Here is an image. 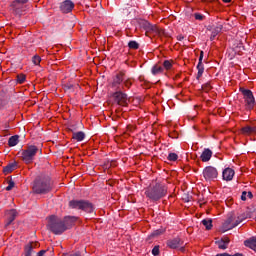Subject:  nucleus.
I'll return each instance as SVG.
<instances>
[{
    "instance_id": "dca6fc26",
    "label": "nucleus",
    "mask_w": 256,
    "mask_h": 256,
    "mask_svg": "<svg viewBox=\"0 0 256 256\" xmlns=\"http://www.w3.org/2000/svg\"><path fill=\"white\" fill-rule=\"evenodd\" d=\"M203 51L200 52V56H199V62H198V65H197V70H198V73H197V76L196 78L197 79H201V77H203V73L205 71V66L203 65Z\"/></svg>"
},
{
    "instance_id": "412c9836",
    "label": "nucleus",
    "mask_w": 256,
    "mask_h": 256,
    "mask_svg": "<svg viewBox=\"0 0 256 256\" xmlns=\"http://www.w3.org/2000/svg\"><path fill=\"white\" fill-rule=\"evenodd\" d=\"M245 247L252 249V251H256V236H252L244 241Z\"/></svg>"
},
{
    "instance_id": "79ce46f5",
    "label": "nucleus",
    "mask_w": 256,
    "mask_h": 256,
    "mask_svg": "<svg viewBox=\"0 0 256 256\" xmlns=\"http://www.w3.org/2000/svg\"><path fill=\"white\" fill-rule=\"evenodd\" d=\"M216 256H243L241 253H236L234 255L227 254V253H222V254H217Z\"/></svg>"
},
{
    "instance_id": "2f4dec72",
    "label": "nucleus",
    "mask_w": 256,
    "mask_h": 256,
    "mask_svg": "<svg viewBox=\"0 0 256 256\" xmlns=\"http://www.w3.org/2000/svg\"><path fill=\"white\" fill-rule=\"evenodd\" d=\"M8 181V186L6 187V191H12L13 188L15 187V181L11 177L7 178Z\"/></svg>"
},
{
    "instance_id": "c85d7f7f",
    "label": "nucleus",
    "mask_w": 256,
    "mask_h": 256,
    "mask_svg": "<svg viewBox=\"0 0 256 256\" xmlns=\"http://www.w3.org/2000/svg\"><path fill=\"white\" fill-rule=\"evenodd\" d=\"M139 47H141V43H139V41L129 40V49L137 50Z\"/></svg>"
},
{
    "instance_id": "5fc2aeb1",
    "label": "nucleus",
    "mask_w": 256,
    "mask_h": 256,
    "mask_svg": "<svg viewBox=\"0 0 256 256\" xmlns=\"http://www.w3.org/2000/svg\"><path fill=\"white\" fill-rule=\"evenodd\" d=\"M122 161H123L124 163H127V158H122Z\"/></svg>"
},
{
    "instance_id": "4468645a",
    "label": "nucleus",
    "mask_w": 256,
    "mask_h": 256,
    "mask_svg": "<svg viewBox=\"0 0 256 256\" xmlns=\"http://www.w3.org/2000/svg\"><path fill=\"white\" fill-rule=\"evenodd\" d=\"M75 9V4L71 0H65L60 4V11L62 13H71Z\"/></svg>"
},
{
    "instance_id": "7ed1b4c3",
    "label": "nucleus",
    "mask_w": 256,
    "mask_h": 256,
    "mask_svg": "<svg viewBox=\"0 0 256 256\" xmlns=\"http://www.w3.org/2000/svg\"><path fill=\"white\" fill-rule=\"evenodd\" d=\"M145 195L151 201H159V199H163L167 195V187L163 184L156 183L145 190Z\"/></svg>"
},
{
    "instance_id": "a18cd8bd",
    "label": "nucleus",
    "mask_w": 256,
    "mask_h": 256,
    "mask_svg": "<svg viewBox=\"0 0 256 256\" xmlns=\"http://www.w3.org/2000/svg\"><path fill=\"white\" fill-rule=\"evenodd\" d=\"M184 39H185V36H183L182 34L177 36L178 41H183Z\"/></svg>"
},
{
    "instance_id": "4d7b16f0",
    "label": "nucleus",
    "mask_w": 256,
    "mask_h": 256,
    "mask_svg": "<svg viewBox=\"0 0 256 256\" xmlns=\"http://www.w3.org/2000/svg\"><path fill=\"white\" fill-rule=\"evenodd\" d=\"M127 61H128V60L125 61L126 65H127Z\"/></svg>"
},
{
    "instance_id": "0eeeda50",
    "label": "nucleus",
    "mask_w": 256,
    "mask_h": 256,
    "mask_svg": "<svg viewBox=\"0 0 256 256\" xmlns=\"http://www.w3.org/2000/svg\"><path fill=\"white\" fill-rule=\"evenodd\" d=\"M29 0H14L10 5V11L12 15L21 17L25 11H27V3Z\"/></svg>"
},
{
    "instance_id": "603ef678",
    "label": "nucleus",
    "mask_w": 256,
    "mask_h": 256,
    "mask_svg": "<svg viewBox=\"0 0 256 256\" xmlns=\"http://www.w3.org/2000/svg\"><path fill=\"white\" fill-rule=\"evenodd\" d=\"M67 89H73V85L69 84V85H66Z\"/></svg>"
},
{
    "instance_id": "5701e85b",
    "label": "nucleus",
    "mask_w": 256,
    "mask_h": 256,
    "mask_svg": "<svg viewBox=\"0 0 256 256\" xmlns=\"http://www.w3.org/2000/svg\"><path fill=\"white\" fill-rule=\"evenodd\" d=\"M15 169H17V162H12L3 168V173L5 175H9V173H13V171H15Z\"/></svg>"
},
{
    "instance_id": "58836bf2",
    "label": "nucleus",
    "mask_w": 256,
    "mask_h": 256,
    "mask_svg": "<svg viewBox=\"0 0 256 256\" xmlns=\"http://www.w3.org/2000/svg\"><path fill=\"white\" fill-rule=\"evenodd\" d=\"M133 103L134 107H137V105H139V103H141V98H130V103Z\"/></svg>"
},
{
    "instance_id": "6e6d98bb",
    "label": "nucleus",
    "mask_w": 256,
    "mask_h": 256,
    "mask_svg": "<svg viewBox=\"0 0 256 256\" xmlns=\"http://www.w3.org/2000/svg\"><path fill=\"white\" fill-rule=\"evenodd\" d=\"M126 129H129V125L126 126Z\"/></svg>"
},
{
    "instance_id": "c756f323",
    "label": "nucleus",
    "mask_w": 256,
    "mask_h": 256,
    "mask_svg": "<svg viewBox=\"0 0 256 256\" xmlns=\"http://www.w3.org/2000/svg\"><path fill=\"white\" fill-rule=\"evenodd\" d=\"M152 75H159L163 73V67L154 65L151 69Z\"/></svg>"
},
{
    "instance_id": "37998d69",
    "label": "nucleus",
    "mask_w": 256,
    "mask_h": 256,
    "mask_svg": "<svg viewBox=\"0 0 256 256\" xmlns=\"http://www.w3.org/2000/svg\"><path fill=\"white\" fill-rule=\"evenodd\" d=\"M241 200H242V201H247V191H243V192H242Z\"/></svg>"
},
{
    "instance_id": "cd10ccee",
    "label": "nucleus",
    "mask_w": 256,
    "mask_h": 256,
    "mask_svg": "<svg viewBox=\"0 0 256 256\" xmlns=\"http://www.w3.org/2000/svg\"><path fill=\"white\" fill-rule=\"evenodd\" d=\"M18 144H19V135L11 136L8 139V146L9 147H15V145H18Z\"/></svg>"
},
{
    "instance_id": "39448f33",
    "label": "nucleus",
    "mask_w": 256,
    "mask_h": 256,
    "mask_svg": "<svg viewBox=\"0 0 256 256\" xmlns=\"http://www.w3.org/2000/svg\"><path fill=\"white\" fill-rule=\"evenodd\" d=\"M240 92L243 95L246 109L248 111L255 109L256 101H255V96L253 95V91L245 88H240Z\"/></svg>"
},
{
    "instance_id": "c03bdc74",
    "label": "nucleus",
    "mask_w": 256,
    "mask_h": 256,
    "mask_svg": "<svg viewBox=\"0 0 256 256\" xmlns=\"http://www.w3.org/2000/svg\"><path fill=\"white\" fill-rule=\"evenodd\" d=\"M153 237L157 236V235H161V230H156L152 233Z\"/></svg>"
},
{
    "instance_id": "3c124183",
    "label": "nucleus",
    "mask_w": 256,
    "mask_h": 256,
    "mask_svg": "<svg viewBox=\"0 0 256 256\" xmlns=\"http://www.w3.org/2000/svg\"><path fill=\"white\" fill-rule=\"evenodd\" d=\"M124 85H125V87H129V79L124 81Z\"/></svg>"
},
{
    "instance_id": "09e8293b",
    "label": "nucleus",
    "mask_w": 256,
    "mask_h": 256,
    "mask_svg": "<svg viewBox=\"0 0 256 256\" xmlns=\"http://www.w3.org/2000/svg\"><path fill=\"white\" fill-rule=\"evenodd\" d=\"M217 36L215 35V34H211V36H210V41H215V38H216Z\"/></svg>"
},
{
    "instance_id": "ea45409f",
    "label": "nucleus",
    "mask_w": 256,
    "mask_h": 256,
    "mask_svg": "<svg viewBox=\"0 0 256 256\" xmlns=\"http://www.w3.org/2000/svg\"><path fill=\"white\" fill-rule=\"evenodd\" d=\"M194 17L197 21H203L205 16H203V14L195 13Z\"/></svg>"
},
{
    "instance_id": "b1692460",
    "label": "nucleus",
    "mask_w": 256,
    "mask_h": 256,
    "mask_svg": "<svg viewBox=\"0 0 256 256\" xmlns=\"http://www.w3.org/2000/svg\"><path fill=\"white\" fill-rule=\"evenodd\" d=\"M233 227L235 229V227L241 225V223H243V221H245L247 219V216H245V214H242L240 216H238L237 218L236 217H233Z\"/></svg>"
},
{
    "instance_id": "f3484780",
    "label": "nucleus",
    "mask_w": 256,
    "mask_h": 256,
    "mask_svg": "<svg viewBox=\"0 0 256 256\" xmlns=\"http://www.w3.org/2000/svg\"><path fill=\"white\" fill-rule=\"evenodd\" d=\"M39 247V242H30L24 247V256H31L33 253V249H37Z\"/></svg>"
},
{
    "instance_id": "a19ab883",
    "label": "nucleus",
    "mask_w": 256,
    "mask_h": 256,
    "mask_svg": "<svg viewBox=\"0 0 256 256\" xmlns=\"http://www.w3.org/2000/svg\"><path fill=\"white\" fill-rule=\"evenodd\" d=\"M152 255H159V246H154V248L152 249Z\"/></svg>"
},
{
    "instance_id": "393cba45",
    "label": "nucleus",
    "mask_w": 256,
    "mask_h": 256,
    "mask_svg": "<svg viewBox=\"0 0 256 256\" xmlns=\"http://www.w3.org/2000/svg\"><path fill=\"white\" fill-rule=\"evenodd\" d=\"M242 135H253V133H256V127L251 126H245L241 129Z\"/></svg>"
},
{
    "instance_id": "a211bd4d",
    "label": "nucleus",
    "mask_w": 256,
    "mask_h": 256,
    "mask_svg": "<svg viewBox=\"0 0 256 256\" xmlns=\"http://www.w3.org/2000/svg\"><path fill=\"white\" fill-rule=\"evenodd\" d=\"M233 221V216L228 217L221 227V232L226 233V231H231V229H234Z\"/></svg>"
},
{
    "instance_id": "8fccbe9b",
    "label": "nucleus",
    "mask_w": 256,
    "mask_h": 256,
    "mask_svg": "<svg viewBox=\"0 0 256 256\" xmlns=\"http://www.w3.org/2000/svg\"><path fill=\"white\" fill-rule=\"evenodd\" d=\"M247 197H249V199H253V193L252 192H248L247 193Z\"/></svg>"
},
{
    "instance_id": "473e14b6",
    "label": "nucleus",
    "mask_w": 256,
    "mask_h": 256,
    "mask_svg": "<svg viewBox=\"0 0 256 256\" xmlns=\"http://www.w3.org/2000/svg\"><path fill=\"white\" fill-rule=\"evenodd\" d=\"M130 13H133V15H132L133 19H137L139 12L137 11V6H135V4H133Z\"/></svg>"
},
{
    "instance_id": "2eb2a0df",
    "label": "nucleus",
    "mask_w": 256,
    "mask_h": 256,
    "mask_svg": "<svg viewBox=\"0 0 256 256\" xmlns=\"http://www.w3.org/2000/svg\"><path fill=\"white\" fill-rule=\"evenodd\" d=\"M63 224L66 227V231L67 229H71V227H73V225H75V223H77V217L75 216H65L62 219Z\"/></svg>"
},
{
    "instance_id": "de8ad7c7",
    "label": "nucleus",
    "mask_w": 256,
    "mask_h": 256,
    "mask_svg": "<svg viewBox=\"0 0 256 256\" xmlns=\"http://www.w3.org/2000/svg\"><path fill=\"white\" fill-rule=\"evenodd\" d=\"M45 253H47V250H41L40 252H38V255L43 256L45 255Z\"/></svg>"
},
{
    "instance_id": "f8f14e48",
    "label": "nucleus",
    "mask_w": 256,
    "mask_h": 256,
    "mask_svg": "<svg viewBox=\"0 0 256 256\" xmlns=\"http://www.w3.org/2000/svg\"><path fill=\"white\" fill-rule=\"evenodd\" d=\"M5 217H6V223L4 227L5 229H7V227H9V225H11V223H13L15 219H17V210L15 209L7 210L5 212Z\"/></svg>"
},
{
    "instance_id": "a878e982",
    "label": "nucleus",
    "mask_w": 256,
    "mask_h": 256,
    "mask_svg": "<svg viewBox=\"0 0 256 256\" xmlns=\"http://www.w3.org/2000/svg\"><path fill=\"white\" fill-rule=\"evenodd\" d=\"M72 139H74V141H83V139H85V133L83 131H79V132H74L72 134Z\"/></svg>"
},
{
    "instance_id": "ddd939ff",
    "label": "nucleus",
    "mask_w": 256,
    "mask_h": 256,
    "mask_svg": "<svg viewBox=\"0 0 256 256\" xmlns=\"http://www.w3.org/2000/svg\"><path fill=\"white\" fill-rule=\"evenodd\" d=\"M126 71L120 70L113 78L112 87H119L125 81Z\"/></svg>"
},
{
    "instance_id": "f257e3e1",
    "label": "nucleus",
    "mask_w": 256,
    "mask_h": 256,
    "mask_svg": "<svg viewBox=\"0 0 256 256\" xmlns=\"http://www.w3.org/2000/svg\"><path fill=\"white\" fill-rule=\"evenodd\" d=\"M32 191L36 195H47L53 191V181L49 176H38L33 182Z\"/></svg>"
},
{
    "instance_id": "f704fd0d",
    "label": "nucleus",
    "mask_w": 256,
    "mask_h": 256,
    "mask_svg": "<svg viewBox=\"0 0 256 256\" xmlns=\"http://www.w3.org/2000/svg\"><path fill=\"white\" fill-rule=\"evenodd\" d=\"M216 243H217L219 249L225 250V249H227V247H229L223 240H219Z\"/></svg>"
},
{
    "instance_id": "4be33fe9",
    "label": "nucleus",
    "mask_w": 256,
    "mask_h": 256,
    "mask_svg": "<svg viewBox=\"0 0 256 256\" xmlns=\"http://www.w3.org/2000/svg\"><path fill=\"white\" fill-rule=\"evenodd\" d=\"M208 31H211L212 35H218L221 31H223V24H217L216 26H208Z\"/></svg>"
},
{
    "instance_id": "20e7f679",
    "label": "nucleus",
    "mask_w": 256,
    "mask_h": 256,
    "mask_svg": "<svg viewBox=\"0 0 256 256\" xmlns=\"http://www.w3.org/2000/svg\"><path fill=\"white\" fill-rule=\"evenodd\" d=\"M70 209H79L85 213H93L95 206L89 200H71L69 202Z\"/></svg>"
},
{
    "instance_id": "423d86ee",
    "label": "nucleus",
    "mask_w": 256,
    "mask_h": 256,
    "mask_svg": "<svg viewBox=\"0 0 256 256\" xmlns=\"http://www.w3.org/2000/svg\"><path fill=\"white\" fill-rule=\"evenodd\" d=\"M39 151V148L35 145H29L22 151V161L26 163V165H29L33 163V159H35V155H37V152Z\"/></svg>"
},
{
    "instance_id": "6ab92c4d",
    "label": "nucleus",
    "mask_w": 256,
    "mask_h": 256,
    "mask_svg": "<svg viewBox=\"0 0 256 256\" xmlns=\"http://www.w3.org/2000/svg\"><path fill=\"white\" fill-rule=\"evenodd\" d=\"M222 177L224 181H233V177H235V170L231 168H226L222 172Z\"/></svg>"
},
{
    "instance_id": "aec40b11",
    "label": "nucleus",
    "mask_w": 256,
    "mask_h": 256,
    "mask_svg": "<svg viewBox=\"0 0 256 256\" xmlns=\"http://www.w3.org/2000/svg\"><path fill=\"white\" fill-rule=\"evenodd\" d=\"M211 157H213V151L209 148H205L200 156L201 161L203 163H207V161H211Z\"/></svg>"
},
{
    "instance_id": "e433bc0d",
    "label": "nucleus",
    "mask_w": 256,
    "mask_h": 256,
    "mask_svg": "<svg viewBox=\"0 0 256 256\" xmlns=\"http://www.w3.org/2000/svg\"><path fill=\"white\" fill-rule=\"evenodd\" d=\"M163 67H164V69H166L167 71H169V69H171V67H173V64L171 63V61L165 60V61L163 62Z\"/></svg>"
},
{
    "instance_id": "72a5a7b5",
    "label": "nucleus",
    "mask_w": 256,
    "mask_h": 256,
    "mask_svg": "<svg viewBox=\"0 0 256 256\" xmlns=\"http://www.w3.org/2000/svg\"><path fill=\"white\" fill-rule=\"evenodd\" d=\"M168 161H177L179 159V156L177 153H170L167 157Z\"/></svg>"
},
{
    "instance_id": "864d4df0",
    "label": "nucleus",
    "mask_w": 256,
    "mask_h": 256,
    "mask_svg": "<svg viewBox=\"0 0 256 256\" xmlns=\"http://www.w3.org/2000/svg\"><path fill=\"white\" fill-rule=\"evenodd\" d=\"M224 3H231V0H222Z\"/></svg>"
},
{
    "instance_id": "7c9ffc66",
    "label": "nucleus",
    "mask_w": 256,
    "mask_h": 256,
    "mask_svg": "<svg viewBox=\"0 0 256 256\" xmlns=\"http://www.w3.org/2000/svg\"><path fill=\"white\" fill-rule=\"evenodd\" d=\"M26 79H27V76L25 74H18L16 76V81H17V83H19V85H23V83H25Z\"/></svg>"
},
{
    "instance_id": "9d476101",
    "label": "nucleus",
    "mask_w": 256,
    "mask_h": 256,
    "mask_svg": "<svg viewBox=\"0 0 256 256\" xmlns=\"http://www.w3.org/2000/svg\"><path fill=\"white\" fill-rule=\"evenodd\" d=\"M140 25L142 29L146 31V33H159V28H157V25H153L147 20H142Z\"/></svg>"
},
{
    "instance_id": "bb28decb",
    "label": "nucleus",
    "mask_w": 256,
    "mask_h": 256,
    "mask_svg": "<svg viewBox=\"0 0 256 256\" xmlns=\"http://www.w3.org/2000/svg\"><path fill=\"white\" fill-rule=\"evenodd\" d=\"M202 225H204L207 231H211V229H213V219L206 218L202 220Z\"/></svg>"
},
{
    "instance_id": "c9c22d12",
    "label": "nucleus",
    "mask_w": 256,
    "mask_h": 256,
    "mask_svg": "<svg viewBox=\"0 0 256 256\" xmlns=\"http://www.w3.org/2000/svg\"><path fill=\"white\" fill-rule=\"evenodd\" d=\"M32 62L34 63V65H39L41 63V56L39 55H34L32 57Z\"/></svg>"
},
{
    "instance_id": "49530a36",
    "label": "nucleus",
    "mask_w": 256,
    "mask_h": 256,
    "mask_svg": "<svg viewBox=\"0 0 256 256\" xmlns=\"http://www.w3.org/2000/svg\"><path fill=\"white\" fill-rule=\"evenodd\" d=\"M221 241H224L229 246V243L231 240H229V238H224V239H221Z\"/></svg>"
},
{
    "instance_id": "9b49d317",
    "label": "nucleus",
    "mask_w": 256,
    "mask_h": 256,
    "mask_svg": "<svg viewBox=\"0 0 256 256\" xmlns=\"http://www.w3.org/2000/svg\"><path fill=\"white\" fill-rule=\"evenodd\" d=\"M113 98L115 99L116 103H118V105L127 107V94L121 91H117L113 94Z\"/></svg>"
},
{
    "instance_id": "f03ea898",
    "label": "nucleus",
    "mask_w": 256,
    "mask_h": 256,
    "mask_svg": "<svg viewBox=\"0 0 256 256\" xmlns=\"http://www.w3.org/2000/svg\"><path fill=\"white\" fill-rule=\"evenodd\" d=\"M48 224L47 229L51 231L54 235H63L65 231H67V227L63 223V219H61L57 215H50L47 218Z\"/></svg>"
},
{
    "instance_id": "1a4fd4ad",
    "label": "nucleus",
    "mask_w": 256,
    "mask_h": 256,
    "mask_svg": "<svg viewBox=\"0 0 256 256\" xmlns=\"http://www.w3.org/2000/svg\"><path fill=\"white\" fill-rule=\"evenodd\" d=\"M203 177L207 181H213L219 177V172L217 171V168L213 166H206L203 170Z\"/></svg>"
},
{
    "instance_id": "4c0bfd02",
    "label": "nucleus",
    "mask_w": 256,
    "mask_h": 256,
    "mask_svg": "<svg viewBox=\"0 0 256 256\" xmlns=\"http://www.w3.org/2000/svg\"><path fill=\"white\" fill-rule=\"evenodd\" d=\"M211 89H212L211 83L209 82L202 85V91H205L206 93H208V91H211Z\"/></svg>"
},
{
    "instance_id": "6e6552de",
    "label": "nucleus",
    "mask_w": 256,
    "mask_h": 256,
    "mask_svg": "<svg viewBox=\"0 0 256 256\" xmlns=\"http://www.w3.org/2000/svg\"><path fill=\"white\" fill-rule=\"evenodd\" d=\"M166 245L169 247V249H179L180 251H185V241H183L181 237H175L167 240Z\"/></svg>"
}]
</instances>
